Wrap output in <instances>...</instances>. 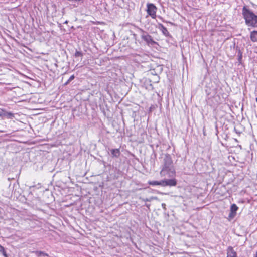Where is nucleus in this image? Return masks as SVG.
<instances>
[{"label":"nucleus","mask_w":257,"mask_h":257,"mask_svg":"<svg viewBox=\"0 0 257 257\" xmlns=\"http://www.w3.org/2000/svg\"><path fill=\"white\" fill-rule=\"evenodd\" d=\"M162 176H167L172 177L175 175V170L173 165V161L169 154H166L163 159V164L160 172Z\"/></svg>","instance_id":"obj_1"},{"label":"nucleus","mask_w":257,"mask_h":257,"mask_svg":"<svg viewBox=\"0 0 257 257\" xmlns=\"http://www.w3.org/2000/svg\"><path fill=\"white\" fill-rule=\"evenodd\" d=\"M242 14L245 20V24L248 27L257 28V15L247 6L245 5L243 7Z\"/></svg>","instance_id":"obj_2"},{"label":"nucleus","mask_w":257,"mask_h":257,"mask_svg":"<svg viewBox=\"0 0 257 257\" xmlns=\"http://www.w3.org/2000/svg\"><path fill=\"white\" fill-rule=\"evenodd\" d=\"M157 8L153 4H147V12L152 18H155L156 16Z\"/></svg>","instance_id":"obj_3"},{"label":"nucleus","mask_w":257,"mask_h":257,"mask_svg":"<svg viewBox=\"0 0 257 257\" xmlns=\"http://www.w3.org/2000/svg\"><path fill=\"white\" fill-rule=\"evenodd\" d=\"M141 38L143 39L148 45H153L156 44V42L152 39V37L149 35L147 32L143 31L141 35Z\"/></svg>","instance_id":"obj_4"},{"label":"nucleus","mask_w":257,"mask_h":257,"mask_svg":"<svg viewBox=\"0 0 257 257\" xmlns=\"http://www.w3.org/2000/svg\"><path fill=\"white\" fill-rule=\"evenodd\" d=\"M162 186H174L176 185V180L175 179H166L162 180Z\"/></svg>","instance_id":"obj_5"},{"label":"nucleus","mask_w":257,"mask_h":257,"mask_svg":"<svg viewBox=\"0 0 257 257\" xmlns=\"http://www.w3.org/2000/svg\"><path fill=\"white\" fill-rule=\"evenodd\" d=\"M238 209V207L235 204H233L230 207V212L229 214V217L230 218H233L236 215V211Z\"/></svg>","instance_id":"obj_6"},{"label":"nucleus","mask_w":257,"mask_h":257,"mask_svg":"<svg viewBox=\"0 0 257 257\" xmlns=\"http://www.w3.org/2000/svg\"><path fill=\"white\" fill-rule=\"evenodd\" d=\"M227 257H237L236 252L231 246H229L227 248Z\"/></svg>","instance_id":"obj_7"},{"label":"nucleus","mask_w":257,"mask_h":257,"mask_svg":"<svg viewBox=\"0 0 257 257\" xmlns=\"http://www.w3.org/2000/svg\"><path fill=\"white\" fill-rule=\"evenodd\" d=\"M112 156L114 158H118L120 155L119 149H112L110 150Z\"/></svg>","instance_id":"obj_8"},{"label":"nucleus","mask_w":257,"mask_h":257,"mask_svg":"<svg viewBox=\"0 0 257 257\" xmlns=\"http://www.w3.org/2000/svg\"><path fill=\"white\" fill-rule=\"evenodd\" d=\"M158 28L162 31V33L165 36H169L170 34L169 32L168 31L167 28L164 26V25L162 24H159Z\"/></svg>","instance_id":"obj_9"},{"label":"nucleus","mask_w":257,"mask_h":257,"mask_svg":"<svg viewBox=\"0 0 257 257\" xmlns=\"http://www.w3.org/2000/svg\"><path fill=\"white\" fill-rule=\"evenodd\" d=\"M250 39L253 42H257V31H253L251 32Z\"/></svg>","instance_id":"obj_10"},{"label":"nucleus","mask_w":257,"mask_h":257,"mask_svg":"<svg viewBox=\"0 0 257 257\" xmlns=\"http://www.w3.org/2000/svg\"><path fill=\"white\" fill-rule=\"evenodd\" d=\"M162 180L160 181H152V182H150L149 183V184L151 185H153V186H155V185H160V186H162Z\"/></svg>","instance_id":"obj_11"},{"label":"nucleus","mask_w":257,"mask_h":257,"mask_svg":"<svg viewBox=\"0 0 257 257\" xmlns=\"http://www.w3.org/2000/svg\"><path fill=\"white\" fill-rule=\"evenodd\" d=\"M74 56L75 57H80L82 58L83 57V53L81 52L76 51Z\"/></svg>","instance_id":"obj_12"},{"label":"nucleus","mask_w":257,"mask_h":257,"mask_svg":"<svg viewBox=\"0 0 257 257\" xmlns=\"http://www.w3.org/2000/svg\"><path fill=\"white\" fill-rule=\"evenodd\" d=\"M0 252L2 253L3 255L5 256V257H7V254H6V252L5 250V249L4 248L0 245Z\"/></svg>","instance_id":"obj_13"},{"label":"nucleus","mask_w":257,"mask_h":257,"mask_svg":"<svg viewBox=\"0 0 257 257\" xmlns=\"http://www.w3.org/2000/svg\"><path fill=\"white\" fill-rule=\"evenodd\" d=\"M75 78V76L74 75H72V76H71L69 79H68V82H71V81H72Z\"/></svg>","instance_id":"obj_14"},{"label":"nucleus","mask_w":257,"mask_h":257,"mask_svg":"<svg viewBox=\"0 0 257 257\" xmlns=\"http://www.w3.org/2000/svg\"><path fill=\"white\" fill-rule=\"evenodd\" d=\"M162 206L163 207V208L164 209H166V208H165L166 205H165V204H164V203H162Z\"/></svg>","instance_id":"obj_15"},{"label":"nucleus","mask_w":257,"mask_h":257,"mask_svg":"<svg viewBox=\"0 0 257 257\" xmlns=\"http://www.w3.org/2000/svg\"><path fill=\"white\" fill-rule=\"evenodd\" d=\"M151 200H152V198H150V199H148V198H147V199H146L145 200V201H151Z\"/></svg>","instance_id":"obj_16"},{"label":"nucleus","mask_w":257,"mask_h":257,"mask_svg":"<svg viewBox=\"0 0 257 257\" xmlns=\"http://www.w3.org/2000/svg\"><path fill=\"white\" fill-rule=\"evenodd\" d=\"M70 82H68V80L65 83L64 85H68Z\"/></svg>","instance_id":"obj_17"},{"label":"nucleus","mask_w":257,"mask_h":257,"mask_svg":"<svg viewBox=\"0 0 257 257\" xmlns=\"http://www.w3.org/2000/svg\"><path fill=\"white\" fill-rule=\"evenodd\" d=\"M68 22V21L66 20L64 23V24H67Z\"/></svg>","instance_id":"obj_18"},{"label":"nucleus","mask_w":257,"mask_h":257,"mask_svg":"<svg viewBox=\"0 0 257 257\" xmlns=\"http://www.w3.org/2000/svg\"><path fill=\"white\" fill-rule=\"evenodd\" d=\"M256 102H257V97H256Z\"/></svg>","instance_id":"obj_19"}]
</instances>
